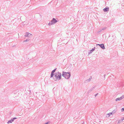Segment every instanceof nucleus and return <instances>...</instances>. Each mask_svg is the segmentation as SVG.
<instances>
[{
  "mask_svg": "<svg viewBox=\"0 0 124 124\" xmlns=\"http://www.w3.org/2000/svg\"><path fill=\"white\" fill-rule=\"evenodd\" d=\"M62 74L59 72L54 73V75L53 77L55 81L60 80L61 78Z\"/></svg>",
  "mask_w": 124,
  "mask_h": 124,
  "instance_id": "f257e3e1",
  "label": "nucleus"
},
{
  "mask_svg": "<svg viewBox=\"0 0 124 124\" xmlns=\"http://www.w3.org/2000/svg\"><path fill=\"white\" fill-rule=\"evenodd\" d=\"M70 76L71 74L70 72H66L63 71L62 72V76L66 79H69L70 77Z\"/></svg>",
  "mask_w": 124,
  "mask_h": 124,
  "instance_id": "f03ea898",
  "label": "nucleus"
},
{
  "mask_svg": "<svg viewBox=\"0 0 124 124\" xmlns=\"http://www.w3.org/2000/svg\"><path fill=\"white\" fill-rule=\"evenodd\" d=\"M57 22V21L55 19L53 18L51 21L48 23V25L49 26H50L56 23Z\"/></svg>",
  "mask_w": 124,
  "mask_h": 124,
  "instance_id": "7ed1b4c3",
  "label": "nucleus"
},
{
  "mask_svg": "<svg viewBox=\"0 0 124 124\" xmlns=\"http://www.w3.org/2000/svg\"><path fill=\"white\" fill-rule=\"evenodd\" d=\"M96 45H99L100 47H101V48L103 49H105V47L104 46V45L103 44H97Z\"/></svg>",
  "mask_w": 124,
  "mask_h": 124,
  "instance_id": "20e7f679",
  "label": "nucleus"
},
{
  "mask_svg": "<svg viewBox=\"0 0 124 124\" xmlns=\"http://www.w3.org/2000/svg\"><path fill=\"white\" fill-rule=\"evenodd\" d=\"M124 98V95H123L120 98H116V101H120L121 100H122V99Z\"/></svg>",
  "mask_w": 124,
  "mask_h": 124,
  "instance_id": "39448f33",
  "label": "nucleus"
},
{
  "mask_svg": "<svg viewBox=\"0 0 124 124\" xmlns=\"http://www.w3.org/2000/svg\"><path fill=\"white\" fill-rule=\"evenodd\" d=\"M26 34L24 35L25 37H30L32 35V34L29 32H26Z\"/></svg>",
  "mask_w": 124,
  "mask_h": 124,
  "instance_id": "423d86ee",
  "label": "nucleus"
},
{
  "mask_svg": "<svg viewBox=\"0 0 124 124\" xmlns=\"http://www.w3.org/2000/svg\"><path fill=\"white\" fill-rule=\"evenodd\" d=\"M109 8L108 7H107L103 9V11L105 12H107L109 10Z\"/></svg>",
  "mask_w": 124,
  "mask_h": 124,
  "instance_id": "0eeeda50",
  "label": "nucleus"
},
{
  "mask_svg": "<svg viewBox=\"0 0 124 124\" xmlns=\"http://www.w3.org/2000/svg\"><path fill=\"white\" fill-rule=\"evenodd\" d=\"M95 47L93 48L91 50L89 51L88 52V54H90L91 53L93 52L95 50Z\"/></svg>",
  "mask_w": 124,
  "mask_h": 124,
  "instance_id": "6e6552de",
  "label": "nucleus"
},
{
  "mask_svg": "<svg viewBox=\"0 0 124 124\" xmlns=\"http://www.w3.org/2000/svg\"><path fill=\"white\" fill-rule=\"evenodd\" d=\"M117 111V109H114L111 112H110L109 114H111L113 115V114H114L115 113V112L116 111Z\"/></svg>",
  "mask_w": 124,
  "mask_h": 124,
  "instance_id": "1a4fd4ad",
  "label": "nucleus"
},
{
  "mask_svg": "<svg viewBox=\"0 0 124 124\" xmlns=\"http://www.w3.org/2000/svg\"><path fill=\"white\" fill-rule=\"evenodd\" d=\"M92 77L91 76L89 79H88L85 81V82H89L90 81H91V79H92Z\"/></svg>",
  "mask_w": 124,
  "mask_h": 124,
  "instance_id": "9d476101",
  "label": "nucleus"
},
{
  "mask_svg": "<svg viewBox=\"0 0 124 124\" xmlns=\"http://www.w3.org/2000/svg\"><path fill=\"white\" fill-rule=\"evenodd\" d=\"M13 121H13V120L12 118L10 120H9L7 123L8 124H9V123H11Z\"/></svg>",
  "mask_w": 124,
  "mask_h": 124,
  "instance_id": "9b49d317",
  "label": "nucleus"
},
{
  "mask_svg": "<svg viewBox=\"0 0 124 124\" xmlns=\"http://www.w3.org/2000/svg\"><path fill=\"white\" fill-rule=\"evenodd\" d=\"M94 88V87H93L92 88H91L88 91V92L89 93H90L92 91Z\"/></svg>",
  "mask_w": 124,
  "mask_h": 124,
  "instance_id": "f8f14e48",
  "label": "nucleus"
},
{
  "mask_svg": "<svg viewBox=\"0 0 124 124\" xmlns=\"http://www.w3.org/2000/svg\"><path fill=\"white\" fill-rule=\"evenodd\" d=\"M102 31V30L100 29L97 32V34H99L100 32H101Z\"/></svg>",
  "mask_w": 124,
  "mask_h": 124,
  "instance_id": "ddd939ff",
  "label": "nucleus"
},
{
  "mask_svg": "<svg viewBox=\"0 0 124 124\" xmlns=\"http://www.w3.org/2000/svg\"><path fill=\"white\" fill-rule=\"evenodd\" d=\"M54 74L53 73H52L51 72V76H50L51 78L52 77H54L53 76H54Z\"/></svg>",
  "mask_w": 124,
  "mask_h": 124,
  "instance_id": "4468645a",
  "label": "nucleus"
},
{
  "mask_svg": "<svg viewBox=\"0 0 124 124\" xmlns=\"http://www.w3.org/2000/svg\"><path fill=\"white\" fill-rule=\"evenodd\" d=\"M56 69V68H55V69H54L51 72L54 73L55 72Z\"/></svg>",
  "mask_w": 124,
  "mask_h": 124,
  "instance_id": "2eb2a0df",
  "label": "nucleus"
},
{
  "mask_svg": "<svg viewBox=\"0 0 124 124\" xmlns=\"http://www.w3.org/2000/svg\"><path fill=\"white\" fill-rule=\"evenodd\" d=\"M107 28L106 27H104L101 30H102V31H103L106 30L107 29Z\"/></svg>",
  "mask_w": 124,
  "mask_h": 124,
  "instance_id": "dca6fc26",
  "label": "nucleus"
},
{
  "mask_svg": "<svg viewBox=\"0 0 124 124\" xmlns=\"http://www.w3.org/2000/svg\"><path fill=\"white\" fill-rule=\"evenodd\" d=\"M121 111L123 112L124 111V108H122L121 109Z\"/></svg>",
  "mask_w": 124,
  "mask_h": 124,
  "instance_id": "f3484780",
  "label": "nucleus"
},
{
  "mask_svg": "<svg viewBox=\"0 0 124 124\" xmlns=\"http://www.w3.org/2000/svg\"><path fill=\"white\" fill-rule=\"evenodd\" d=\"M29 39H27L25 41H24V42H27L29 41Z\"/></svg>",
  "mask_w": 124,
  "mask_h": 124,
  "instance_id": "a211bd4d",
  "label": "nucleus"
},
{
  "mask_svg": "<svg viewBox=\"0 0 124 124\" xmlns=\"http://www.w3.org/2000/svg\"><path fill=\"white\" fill-rule=\"evenodd\" d=\"M110 115H111V114H110L109 113L108 114H107V115H108V117H109L110 116Z\"/></svg>",
  "mask_w": 124,
  "mask_h": 124,
  "instance_id": "6ab92c4d",
  "label": "nucleus"
},
{
  "mask_svg": "<svg viewBox=\"0 0 124 124\" xmlns=\"http://www.w3.org/2000/svg\"><path fill=\"white\" fill-rule=\"evenodd\" d=\"M17 118L15 117L12 118V119L13 120V121H14V120H15V119H16Z\"/></svg>",
  "mask_w": 124,
  "mask_h": 124,
  "instance_id": "aec40b11",
  "label": "nucleus"
},
{
  "mask_svg": "<svg viewBox=\"0 0 124 124\" xmlns=\"http://www.w3.org/2000/svg\"><path fill=\"white\" fill-rule=\"evenodd\" d=\"M98 93H96V94H95V97H96V96H97V95H98Z\"/></svg>",
  "mask_w": 124,
  "mask_h": 124,
  "instance_id": "412c9836",
  "label": "nucleus"
},
{
  "mask_svg": "<svg viewBox=\"0 0 124 124\" xmlns=\"http://www.w3.org/2000/svg\"><path fill=\"white\" fill-rule=\"evenodd\" d=\"M122 118V121H123V120H124V117Z\"/></svg>",
  "mask_w": 124,
  "mask_h": 124,
  "instance_id": "4be33fe9",
  "label": "nucleus"
},
{
  "mask_svg": "<svg viewBox=\"0 0 124 124\" xmlns=\"http://www.w3.org/2000/svg\"><path fill=\"white\" fill-rule=\"evenodd\" d=\"M48 122L46 123L45 124H48Z\"/></svg>",
  "mask_w": 124,
  "mask_h": 124,
  "instance_id": "5701e85b",
  "label": "nucleus"
},
{
  "mask_svg": "<svg viewBox=\"0 0 124 124\" xmlns=\"http://www.w3.org/2000/svg\"><path fill=\"white\" fill-rule=\"evenodd\" d=\"M105 74H104V77L105 78Z\"/></svg>",
  "mask_w": 124,
  "mask_h": 124,
  "instance_id": "b1692460",
  "label": "nucleus"
},
{
  "mask_svg": "<svg viewBox=\"0 0 124 124\" xmlns=\"http://www.w3.org/2000/svg\"><path fill=\"white\" fill-rule=\"evenodd\" d=\"M82 124H84V122L83 123H82Z\"/></svg>",
  "mask_w": 124,
  "mask_h": 124,
  "instance_id": "393cba45",
  "label": "nucleus"
},
{
  "mask_svg": "<svg viewBox=\"0 0 124 124\" xmlns=\"http://www.w3.org/2000/svg\"><path fill=\"white\" fill-rule=\"evenodd\" d=\"M25 23V22H23V23Z\"/></svg>",
  "mask_w": 124,
  "mask_h": 124,
  "instance_id": "a878e982",
  "label": "nucleus"
}]
</instances>
